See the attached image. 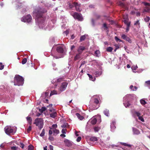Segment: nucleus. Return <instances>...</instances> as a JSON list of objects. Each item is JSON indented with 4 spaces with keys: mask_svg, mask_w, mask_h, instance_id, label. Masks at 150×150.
Returning <instances> with one entry per match:
<instances>
[{
    "mask_svg": "<svg viewBox=\"0 0 150 150\" xmlns=\"http://www.w3.org/2000/svg\"><path fill=\"white\" fill-rule=\"evenodd\" d=\"M47 12L46 10L39 7L36 8L33 12L32 16L33 17H35V19L39 25L45 22V17L43 14Z\"/></svg>",
    "mask_w": 150,
    "mask_h": 150,
    "instance_id": "obj_1",
    "label": "nucleus"
},
{
    "mask_svg": "<svg viewBox=\"0 0 150 150\" xmlns=\"http://www.w3.org/2000/svg\"><path fill=\"white\" fill-rule=\"evenodd\" d=\"M24 82V79L23 77L18 75H16L14 77L15 85L18 86H21L23 84Z\"/></svg>",
    "mask_w": 150,
    "mask_h": 150,
    "instance_id": "obj_2",
    "label": "nucleus"
},
{
    "mask_svg": "<svg viewBox=\"0 0 150 150\" xmlns=\"http://www.w3.org/2000/svg\"><path fill=\"white\" fill-rule=\"evenodd\" d=\"M33 124L38 127L39 129L41 130L43 126V120L41 118H37L35 120Z\"/></svg>",
    "mask_w": 150,
    "mask_h": 150,
    "instance_id": "obj_3",
    "label": "nucleus"
},
{
    "mask_svg": "<svg viewBox=\"0 0 150 150\" xmlns=\"http://www.w3.org/2000/svg\"><path fill=\"white\" fill-rule=\"evenodd\" d=\"M32 20V17L30 14H28L26 16L23 17L21 18V21L24 22L29 23Z\"/></svg>",
    "mask_w": 150,
    "mask_h": 150,
    "instance_id": "obj_4",
    "label": "nucleus"
},
{
    "mask_svg": "<svg viewBox=\"0 0 150 150\" xmlns=\"http://www.w3.org/2000/svg\"><path fill=\"white\" fill-rule=\"evenodd\" d=\"M71 14L75 19H77L80 21H81L83 20V18L81 14L76 12L73 13H71Z\"/></svg>",
    "mask_w": 150,
    "mask_h": 150,
    "instance_id": "obj_5",
    "label": "nucleus"
},
{
    "mask_svg": "<svg viewBox=\"0 0 150 150\" xmlns=\"http://www.w3.org/2000/svg\"><path fill=\"white\" fill-rule=\"evenodd\" d=\"M5 133L7 134H9L13 132V129L11 127L6 126L4 129Z\"/></svg>",
    "mask_w": 150,
    "mask_h": 150,
    "instance_id": "obj_6",
    "label": "nucleus"
},
{
    "mask_svg": "<svg viewBox=\"0 0 150 150\" xmlns=\"http://www.w3.org/2000/svg\"><path fill=\"white\" fill-rule=\"evenodd\" d=\"M68 84L67 82H64L62 83V84L59 88V90L61 91H65Z\"/></svg>",
    "mask_w": 150,
    "mask_h": 150,
    "instance_id": "obj_7",
    "label": "nucleus"
},
{
    "mask_svg": "<svg viewBox=\"0 0 150 150\" xmlns=\"http://www.w3.org/2000/svg\"><path fill=\"white\" fill-rule=\"evenodd\" d=\"M99 101L98 100L97 98H95L93 103L94 106L93 107V109H96L99 108Z\"/></svg>",
    "mask_w": 150,
    "mask_h": 150,
    "instance_id": "obj_8",
    "label": "nucleus"
},
{
    "mask_svg": "<svg viewBox=\"0 0 150 150\" xmlns=\"http://www.w3.org/2000/svg\"><path fill=\"white\" fill-rule=\"evenodd\" d=\"M121 38L122 39L127 41L129 43H131L132 42L131 40L127 35L125 34H122L121 35Z\"/></svg>",
    "mask_w": 150,
    "mask_h": 150,
    "instance_id": "obj_9",
    "label": "nucleus"
},
{
    "mask_svg": "<svg viewBox=\"0 0 150 150\" xmlns=\"http://www.w3.org/2000/svg\"><path fill=\"white\" fill-rule=\"evenodd\" d=\"M73 4L75 6L76 11L80 12L81 10L79 9V7L80 6L81 4H79L75 2H73Z\"/></svg>",
    "mask_w": 150,
    "mask_h": 150,
    "instance_id": "obj_10",
    "label": "nucleus"
},
{
    "mask_svg": "<svg viewBox=\"0 0 150 150\" xmlns=\"http://www.w3.org/2000/svg\"><path fill=\"white\" fill-rule=\"evenodd\" d=\"M56 50L58 53H63L64 52L63 48L61 46L57 47Z\"/></svg>",
    "mask_w": 150,
    "mask_h": 150,
    "instance_id": "obj_11",
    "label": "nucleus"
},
{
    "mask_svg": "<svg viewBox=\"0 0 150 150\" xmlns=\"http://www.w3.org/2000/svg\"><path fill=\"white\" fill-rule=\"evenodd\" d=\"M85 49V48L84 47L80 46L77 50V51L80 54H81L82 53L83 51Z\"/></svg>",
    "mask_w": 150,
    "mask_h": 150,
    "instance_id": "obj_12",
    "label": "nucleus"
},
{
    "mask_svg": "<svg viewBox=\"0 0 150 150\" xmlns=\"http://www.w3.org/2000/svg\"><path fill=\"white\" fill-rule=\"evenodd\" d=\"M65 145L68 147L71 146H72V143L68 139H66L64 141Z\"/></svg>",
    "mask_w": 150,
    "mask_h": 150,
    "instance_id": "obj_13",
    "label": "nucleus"
},
{
    "mask_svg": "<svg viewBox=\"0 0 150 150\" xmlns=\"http://www.w3.org/2000/svg\"><path fill=\"white\" fill-rule=\"evenodd\" d=\"M116 123L115 121H113L111 123L110 127L111 129L112 130H113L116 128L115 127Z\"/></svg>",
    "mask_w": 150,
    "mask_h": 150,
    "instance_id": "obj_14",
    "label": "nucleus"
},
{
    "mask_svg": "<svg viewBox=\"0 0 150 150\" xmlns=\"http://www.w3.org/2000/svg\"><path fill=\"white\" fill-rule=\"evenodd\" d=\"M26 119L28 123L31 125L32 124V121L31 117H30L28 116L26 117Z\"/></svg>",
    "mask_w": 150,
    "mask_h": 150,
    "instance_id": "obj_15",
    "label": "nucleus"
},
{
    "mask_svg": "<svg viewBox=\"0 0 150 150\" xmlns=\"http://www.w3.org/2000/svg\"><path fill=\"white\" fill-rule=\"evenodd\" d=\"M50 117L53 118H55L57 116V113L56 112H53L50 114Z\"/></svg>",
    "mask_w": 150,
    "mask_h": 150,
    "instance_id": "obj_16",
    "label": "nucleus"
},
{
    "mask_svg": "<svg viewBox=\"0 0 150 150\" xmlns=\"http://www.w3.org/2000/svg\"><path fill=\"white\" fill-rule=\"evenodd\" d=\"M95 55L96 57H99L100 56V52L98 50H97L95 52Z\"/></svg>",
    "mask_w": 150,
    "mask_h": 150,
    "instance_id": "obj_17",
    "label": "nucleus"
},
{
    "mask_svg": "<svg viewBox=\"0 0 150 150\" xmlns=\"http://www.w3.org/2000/svg\"><path fill=\"white\" fill-rule=\"evenodd\" d=\"M103 113L107 116H109V110L108 109H105L103 112Z\"/></svg>",
    "mask_w": 150,
    "mask_h": 150,
    "instance_id": "obj_18",
    "label": "nucleus"
},
{
    "mask_svg": "<svg viewBox=\"0 0 150 150\" xmlns=\"http://www.w3.org/2000/svg\"><path fill=\"white\" fill-rule=\"evenodd\" d=\"M76 115L77 116V117H78V118L81 120H82L84 118L82 116H81L79 113H76Z\"/></svg>",
    "mask_w": 150,
    "mask_h": 150,
    "instance_id": "obj_19",
    "label": "nucleus"
},
{
    "mask_svg": "<svg viewBox=\"0 0 150 150\" xmlns=\"http://www.w3.org/2000/svg\"><path fill=\"white\" fill-rule=\"evenodd\" d=\"M91 120V123L92 125H95L96 123L97 120L96 118H93Z\"/></svg>",
    "mask_w": 150,
    "mask_h": 150,
    "instance_id": "obj_20",
    "label": "nucleus"
},
{
    "mask_svg": "<svg viewBox=\"0 0 150 150\" xmlns=\"http://www.w3.org/2000/svg\"><path fill=\"white\" fill-rule=\"evenodd\" d=\"M90 140L92 142H95L97 141L98 139L96 137H91L90 139Z\"/></svg>",
    "mask_w": 150,
    "mask_h": 150,
    "instance_id": "obj_21",
    "label": "nucleus"
},
{
    "mask_svg": "<svg viewBox=\"0 0 150 150\" xmlns=\"http://www.w3.org/2000/svg\"><path fill=\"white\" fill-rule=\"evenodd\" d=\"M140 23L139 22V20H137L136 21L134 22V25L135 26L138 25L139 28H140Z\"/></svg>",
    "mask_w": 150,
    "mask_h": 150,
    "instance_id": "obj_22",
    "label": "nucleus"
},
{
    "mask_svg": "<svg viewBox=\"0 0 150 150\" xmlns=\"http://www.w3.org/2000/svg\"><path fill=\"white\" fill-rule=\"evenodd\" d=\"M86 38L85 35H84L81 36L80 39V42H81L82 41H84Z\"/></svg>",
    "mask_w": 150,
    "mask_h": 150,
    "instance_id": "obj_23",
    "label": "nucleus"
},
{
    "mask_svg": "<svg viewBox=\"0 0 150 150\" xmlns=\"http://www.w3.org/2000/svg\"><path fill=\"white\" fill-rule=\"evenodd\" d=\"M81 54H80L79 53L78 54H77L75 57H74V60H76L77 59H79V58H80V55Z\"/></svg>",
    "mask_w": 150,
    "mask_h": 150,
    "instance_id": "obj_24",
    "label": "nucleus"
},
{
    "mask_svg": "<svg viewBox=\"0 0 150 150\" xmlns=\"http://www.w3.org/2000/svg\"><path fill=\"white\" fill-rule=\"evenodd\" d=\"M53 132L54 133V134H53L54 135H55V134H56V135H56L59 133V130L58 129H54L53 130Z\"/></svg>",
    "mask_w": 150,
    "mask_h": 150,
    "instance_id": "obj_25",
    "label": "nucleus"
},
{
    "mask_svg": "<svg viewBox=\"0 0 150 150\" xmlns=\"http://www.w3.org/2000/svg\"><path fill=\"white\" fill-rule=\"evenodd\" d=\"M57 94V92L55 90H53L52 91H51L50 94V96H51L54 94Z\"/></svg>",
    "mask_w": 150,
    "mask_h": 150,
    "instance_id": "obj_26",
    "label": "nucleus"
},
{
    "mask_svg": "<svg viewBox=\"0 0 150 150\" xmlns=\"http://www.w3.org/2000/svg\"><path fill=\"white\" fill-rule=\"evenodd\" d=\"M87 75L89 77V79H90V80H92V81H94V80L95 79V78H93V77L90 74H89L88 73L87 74Z\"/></svg>",
    "mask_w": 150,
    "mask_h": 150,
    "instance_id": "obj_27",
    "label": "nucleus"
},
{
    "mask_svg": "<svg viewBox=\"0 0 150 150\" xmlns=\"http://www.w3.org/2000/svg\"><path fill=\"white\" fill-rule=\"evenodd\" d=\"M118 5L122 7H124L125 6V5L121 1H119L118 3Z\"/></svg>",
    "mask_w": 150,
    "mask_h": 150,
    "instance_id": "obj_28",
    "label": "nucleus"
},
{
    "mask_svg": "<svg viewBox=\"0 0 150 150\" xmlns=\"http://www.w3.org/2000/svg\"><path fill=\"white\" fill-rule=\"evenodd\" d=\"M45 129H42L41 133V134H40V136H41V137H42L44 136L45 135Z\"/></svg>",
    "mask_w": 150,
    "mask_h": 150,
    "instance_id": "obj_29",
    "label": "nucleus"
},
{
    "mask_svg": "<svg viewBox=\"0 0 150 150\" xmlns=\"http://www.w3.org/2000/svg\"><path fill=\"white\" fill-rule=\"evenodd\" d=\"M113 50V48L110 47H108L106 49V51L108 52H111Z\"/></svg>",
    "mask_w": 150,
    "mask_h": 150,
    "instance_id": "obj_30",
    "label": "nucleus"
},
{
    "mask_svg": "<svg viewBox=\"0 0 150 150\" xmlns=\"http://www.w3.org/2000/svg\"><path fill=\"white\" fill-rule=\"evenodd\" d=\"M100 129V128L98 127H95L94 128V131L95 132H98Z\"/></svg>",
    "mask_w": 150,
    "mask_h": 150,
    "instance_id": "obj_31",
    "label": "nucleus"
},
{
    "mask_svg": "<svg viewBox=\"0 0 150 150\" xmlns=\"http://www.w3.org/2000/svg\"><path fill=\"white\" fill-rule=\"evenodd\" d=\"M140 102L141 103L142 105H144L146 103V102L143 99L141 100Z\"/></svg>",
    "mask_w": 150,
    "mask_h": 150,
    "instance_id": "obj_32",
    "label": "nucleus"
},
{
    "mask_svg": "<svg viewBox=\"0 0 150 150\" xmlns=\"http://www.w3.org/2000/svg\"><path fill=\"white\" fill-rule=\"evenodd\" d=\"M150 10V9L148 7H146L144 10V11L146 12H149Z\"/></svg>",
    "mask_w": 150,
    "mask_h": 150,
    "instance_id": "obj_33",
    "label": "nucleus"
},
{
    "mask_svg": "<svg viewBox=\"0 0 150 150\" xmlns=\"http://www.w3.org/2000/svg\"><path fill=\"white\" fill-rule=\"evenodd\" d=\"M102 73V72H100L99 71H96L95 72V75L97 76H99L100 75H101Z\"/></svg>",
    "mask_w": 150,
    "mask_h": 150,
    "instance_id": "obj_34",
    "label": "nucleus"
},
{
    "mask_svg": "<svg viewBox=\"0 0 150 150\" xmlns=\"http://www.w3.org/2000/svg\"><path fill=\"white\" fill-rule=\"evenodd\" d=\"M115 40L117 41V42H118L119 41V42H123V40H120V39H119V38H118V37L117 36H115Z\"/></svg>",
    "mask_w": 150,
    "mask_h": 150,
    "instance_id": "obj_35",
    "label": "nucleus"
},
{
    "mask_svg": "<svg viewBox=\"0 0 150 150\" xmlns=\"http://www.w3.org/2000/svg\"><path fill=\"white\" fill-rule=\"evenodd\" d=\"M27 62V59L25 58H24L22 60V63L24 64L26 63Z\"/></svg>",
    "mask_w": 150,
    "mask_h": 150,
    "instance_id": "obj_36",
    "label": "nucleus"
},
{
    "mask_svg": "<svg viewBox=\"0 0 150 150\" xmlns=\"http://www.w3.org/2000/svg\"><path fill=\"white\" fill-rule=\"evenodd\" d=\"M150 17L149 16H146L144 19V20L146 22H148L150 20Z\"/></svg>",
    "mask_w": 150,
    "mask_h": 150,
    "instance_id": "obj_37",
    "label": "nucleus"
},
{
    "mask_svg": "<svg viewBox=\"0 0 150 150\" xmlns=\"http://www.w3.org/2000/svg\"><path fill=\"white\" fill-rule=\"evenodd\" d=\"M124 22L125 24L127 26L128 24H129V25H130V22H128L127 20H125L124 21Z\"/></svg>",
    "mask_w": 150,
    "mask_h": 150,
    "instance_id": "obj_38",
    "label": "nucleus"
},
{
    "mask_svg": "<svg viewBox=\"0 0 150 150\" xmlns=\"http://www.w3.org/2000/svg\"><path fill=\"white\" fill-rule=\"evenodd\" d=\"M11 150H17L18 147L15 146H11Z\"/></svg>",
    "mask_w": 150,
    "mask_h": 150,
    "instance_id": "obj_39",
    "label": "nucleus"
},
{
    "mask_svg": "<svg viewBox=\"0 0 150 150\" xmlns=\"http://www.w3.org/2000/svg\"><path fill=\"white\" fill-rule=\"evenodd\" d=\"M133 131L134 133L136 134H138L139 133V131L137 129H133Z\"/></svg>",
    "mask_w": 150,
    "mask_h": 150,
    "instance_id": "obj_40",
    "label": "nucleus"
},
{
    "mask_svg": "<svg viewBox=\"0 0 150 150\" xmlns=\"http://www.w3.org/2000/svg\"><path fill=\"white\" fill-rule=\"evenodd\" d=\"M34 148L33 146L31 145H29L28 146V150H33Z\"/></svg>",
    "mask_w": 150,
    "mask_h": 150,
    "instance_id": "obj_41",
    "label": "nucleus"
},
{
    "mask_svg": "<svg viewBox=\"0 0 150 150\" xmlns=\"http://www.w3.org/2000/svg\"><path fill=\"white\" fill-rule=\"evenodd\" d=\"M57 124H53L51 127L50 128L51 129H55L57 127Z\"/></svg>",
    "mask_w": 150,
    "mask_h": 150,
    "instance_id": "obj_42",
    "label": "nucleus"
},
{
    "mask_svg": "<svg viewBox=\"0 0 150 150\" xmlns=\"http://www.w3.org/2000/svg\"><path fill=\"white\" fill-rule=\"evenodd\" d=\"M31 129L32 126H30L27 130V132L28 133H29L30 131L31 130Z\"/></svg>",
    "mask_w": 150,
    "mask_h": 150,
    "instance_id": "obj_43",
    "label": "nucleus"
},
{
    "mask_svg": "<svg viewBox=\"0 0 150 150\" xmlns=\"http://www.w3.org/2000/svg\"><path fill=\"white\" fill-rule=\"evenodd\" d=\"M67 125L68 124L67 123H64L61 126V127L63 128H65L67 127Z\"/></svg>",
    "mask_w": 150,
    "mask_h": 150,
    "instance_id": "obj_44",
    "label": "nucleus"
},
{
    "mask_svg": "<svg viewBox=\"0 0 150 150\" xmlns=\"http://www.w3.org/2000/svg\"><path fill=\"white\" fill-rule=\"evenodd\" d=\"M134 114H136L138 117L141 115V114L139 112L135 111L134 112Z\"/></svg>",
    "mask_w": 150,
    "mask_h": 150,
    "instance_id": "obj_45",
    "label": "nucleus"
},
{
    "mask_svg": "<svg viewBox=\"0 0 150 150\" xmlns=\"http://www.w3.org/2000/svg\"><path fill=\"white\" fill-rule=\"evenodd\" d=\"M48 139H49L51 141H53L54 140V138L51 136H50Z\"/></svg>",
    "mask_w": 150,
    "mask_h": 150,
    "instance_id": "obj_46",
    "label": "nucleus"
},
{
    "mask_svg": "<svg viewBox=\"0 0 150 150\" xmlns=\"http://www.w3.org/2000/svg\"><path fill=\"white\" fill-rule=\"evenodd\" d=\"M4 65L1 63H0V70H2L4 68Z\"/></svg>",
    "mask_w": 150,
    "mask_h": 150,
    "instance_id": "obj_47",
    "label": "nucleus"
},
{
    "mask_svg": "<svg viewBox=\"0 0 150 150\" xmlns=\"http://www.w3.org/2000/svg\"><path fill=\"white\" fill-rule=\"evenodd\" d=\"M139 119L142 122H144V120L142 116H139Z\"/></svg>",
    "mask_w": 150,
    "mask_h": 150,
    "instance_id": "obj_48",
    "label": "nucleus"
},
{
    "mask_svg": "<svg viewBox=\"0 0 150 150\" xmlns=\"http://www.w3.org/2000/svg\"><path fill=\"white\" fill-rule=\"evenodd\" d=\"M144 4V5L145 6H150V3H147L146 2H143L142 3Z\"/></svg>",
    "mask_w": 150,
    "mask_h": 150,
    "instance_id": "obj_49",
    "label": "nucleus"
},
{
    "mask_svg": "<svg viewBox=\"0 0 150 150\" xmlns=\"http://www.w3.org/2000/svg\"><path fill=\"white\" fill-rule=\"evenodd\" d=\"M130 25H129V24H128L127 26V28L126 29V32H127L129 30V27Z\"/></svg>",
    "mask_w": 150,
    "mask_h": 150,
    "instance_id": "obj_50",
    "label": "nucleus"
},
{
    "mask_svg": "<svg viewBox=\"0 0 150 150\" xmlns=\"http://www.w3.org/2000/svg\"><path fill=\"white\" fill-rule=\"evenodd\" d=\"M67 129H63L62 130V132L63 134H66V131H67Z\"/></svg>",
    "mask_w": 150,
    "mask_h": 150,
    "instance_id": "obj_51",
    "label": "nucleus"
},
{
    "mask_svg": "<svg viewBox=\"0 0 150 150\" xmlns=\"http://www.w3.org/2000/svg\"><path fill=\"white\" fill-rule=\"evenodd\" d=\"M103 27L105 29H107L108 28L107 26V24L106 23H104L103 24Z\"/></svg>",
    "mask_w": 150,
    "mask_h": 150,
    "instance_id": "obj_52",
    "label": "nucleus"
},
{
    "mask_svg": "<svg viewBox=\"0 0 150 150\" xmlns=\"http://www.w3.org/2000/svg\"><path fill=\"white\" fill-rule=\"evenodd\" d=\"M69 6L71 8H73L74 6V5L73 4V3H72V4H69Z\"/></svg>",
    "mask_w": 150,
    "mask_h": 150,
    "instance_id": "obj_53",
    "label": "nucleus"
},
{
    "mask_svg": "<svg viewBox=\"0 0 150 150\" xmlns=\"http://www.w3.org/2000/svg\"><path fill=\"white\" fill-rule=\"evenodd\" d=\"M81 139V137H78L76 141L77 142H79Z\"/></svg>",
    "mask_w": 150,
    "mask_h": 150,
    "instance_id": "obj_54",
    "label": "nucleus"
},
{
    "mask_svg": "<svg viewBox=\"0 0 150 150\" xmlns=\"http://www.w3.org/2000/svg\"><path fill=\"white\" fill-rule=\"evenodd\" d=\"M124 104L125 105H125V106L126 108H127V107L129 106L130 105V104L128 103H127V104Z\"/></svg>",
    "mask_w": 150,
    "mask_h": 150,
    "instance_id": "obj_55",
    "label": "nucleus"
},
{
    "mask_svg": "<svg viewBox=\"0 0 150 150\" xmlns=\"http://www.w3.org/2000/svg\"><path fill=\"white\" fill-rule=\"evenodd\" d=\"M46 110V108L45 107H43L41 108V110L42 112L45 111Z\"/></svg>",
    "mask_w": 150,
    "mask_h": 150,
    "instance_id": "obj_56",
    "label": "nucleus"
},
{
    "mask_svg": "<svg viewBox=\"0 0 150 150\" xmlns=\"http://www.w3.org/2000/svg\"><path fill=\"white\" fill-rule=\"evenodd\" d=\"M20 146L22 149L23 148L24 145L22 143H21L20 145Z\"/></svg>",
    "mask_w": 150,
    "mask_h": 150,
    "instance_id": "obj_57",
    "label": "nucleus"
},
{
    "mask_svg": "<svg viewBox=\"0 0 150 150\" xmlns=\"http://www.w3.org/2000/svg\"><path fill=\"white\" fill-rule=\"evenodd\" d=\"M62 79H63L62 78H58L57 80V82H61Z\"/></svg>",
    "mask_w": 150,
    "mask_h": 150,
    "instance_id": "obj_58",
    "label": "nucleus"
},
{
    "mask_svg": "<svg viewBox=\"0 0 150 150\" xmlns=\"http://www.w3.org/2000/svg\"><path fill=\"white\" fill-rule=\"evenodd\" d=\"M53 131H52L51 130H50L49 131V134L50 136H51V135L52 134Z\"/></svg>",
    "mask_w": 150,
    "mask_h": 150,
    "instance_id": "obj_59",
    "label": "nucleus"
},
{
    "mask_svg": "<svg viewBox=\"0 0 150 150\" xmlns=\"http://www.w3.org/2000/svg\"><path fill=\"white\" fill-rule=\"evenodd\" d=\"M145 83L148 85H150V81H148L145 82Z\"/></svg>",
    "mask_w": 150,
    "mask_h": 150,
    "instance_id": "obj_60",
    "label": "nucleus"
},
{
    "mask_svg": "<svg viewBox=\"0 0 150 150\" xmlns=\"http://www.w3.org/2000/svg\"><path fill=\"white\" fill-rule=\"evenodd\" d=\"M133 88H134L132 89V90L133 91H134L136 90L138 88L136 86H134Z\"/></svg>",
    "mask_w": 150,
    "mask_h": 150,
    "instance_id": "obj_61",
    "label": "nucleus"
},
{
    "mask_svg": "<svg viewBox=\"0 0 150 150\" xmlns=\"http://www.w3.org/2000/svg\"><path fill=\"white\" fill-rule=\"evenodd\" d=\"M49 148L50 150H53V147L52 146L50 145Z\"/></svg>",
    "mask_w": 150,
    "mask_h": 150,
    "instance_id": "obj_62",
    "label": "nucleus"
},
{
    "mask_svg": "<svg viewBox=\"0 0 150 150\" xmlns=\"http://www.w3.org/2000/svg\"><path fill=\"white\" fill-rule=\"evenodd\" d=\"M49 95V93L48 92H45V97H47Z\"/></svg>",
    "mask_w": 150,
    "mask_h": 150,
    "instance_id": "obj_63",
    "label": "nucleus"
},
{
    "mask_svg": "<svg viewBox=\"0 0 150 150\" xmlns=\"http://www.w3.org/2000/svg\"><path fill=\"white\" fill-rule=\"evenodd\" d=\"M86 63V62L85 61H82V62H81V66L84 64H85Z\"/></svg>",
    "mask_w": 150,
    "mask_h": 150,
    "instance_id": "obj_64",
    "label": "nucleus"
}]
</instances>
